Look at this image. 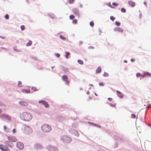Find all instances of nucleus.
I'll return each instance as SVG.
<instances>
[{"label":"nucleus","instance_id":"f257e3e1","mask_svg":"<svg viewBox=\"0 0 151 151\" xmlns=\"http://www.w3.org/2000/svg\"><path fill=\"white\" fill-rule=\"evenodd\" d=\"M20 117L22 119L27 121H29L32 119L31 114L27 112H24L21 114Z\"/></svg>","mask_w":151,"mask_h":151},{"label":"nucleus","instance_id":"f03ea898","mask_svg":"<svg viewBox=\"0 0 151 151\" xmlns=\"http://www.w3.org/2000/svg\"><path fill=\"white\" fill-rule=\"evenodd\" d=\"M23 132L26 134H30L32 133V130L29 126L24 125L22 128Z\"/></svg>","mask_w":151,"mask_h":151},{"label":"nucleus","instance_id":"7ed1b4c3","mask_svg":"<svg viewBox=\"0 0 151 151\" xmlns=\"http://www.w3.org/2000/svg\"><path fill=\"white\" fill-rule=\"evenodd\" d=\"M42 129L45 132H48L51 130V127L48 124H44L41 127Z\"/></svg>","mask_w":151,"mask_h":151},{"label":"nucleus","instance_id":"20e7f679","mask_svg":"<svg viewBox=\"0 0 151 151\" xmlns=\"http://www.w3.org/2000/svg\"><path fill=\"white\" fill-rule=\"evenodd\" d=\"M0 117L2 119H4L8 122H10L11 120V118L9 116L4 114L1 115Z\"/></svg>","mask_w":151,"mask_h":151},{"label":"nucleus","instance_id":"39448f33","mask_svg":"<svg viewBox=\"0 0 151 151\" xmlns=\"http://www.w3.org/2000/svg\"><path fill=\"white\" fill-rule=\"evenodd\" d=\"M63 141L66 143H69L71 141V138L66 136H64L62 137Z\"/></svg>","mask_w":151,"mask_h":151},{"label":"nucleus","instance_id":"423d86ee","mask_svg":"<svg viewBox=\"0 0 151 151\" xmlns=\"http://www.w3.org/2000/svg\"><path fill=\"white\" fill-rule=\"evenodd\" d=\"M0 149L2 151H7L9 150L6 146L2 144L0 145Z\"/></svg>","mask_w":151,"mask_h":151},{"label":"nucleus","instance_id":"0eeeda50","mask_svg":"<svg viewBox=\"0 0 151 151\" xmlns=\"http://www.w3.org/2000/svg\"><path fill=\"white\" fill-rule=\"evenodd\" d=\"M34 147L35 149L39 150L42 149L43 148L42 145L40 144L36 143L34 145Z\"/></svg>","mask_w":151,"mask_h":151},{"label":"nucleus","instance_id":"6e6552de","mask_svg":"<svg viewBox=\"0 0 151 151\" xmlns=\"http://www.w3.org/2000/svg\"><path fill=\"white\" fill-rule=\"evenodd\" d=\"M72 11L74 14L78 17H80L79 10L77 9L76 8H74L72 9Z\"/></svg>","mask_w":151,"mask_h":151},{"label":"nucleus","instance_id":"1a4fd4ad","mask_svg":"<svg viewBox=\"0 0 151 151\" xmlns=\"http://www.w3.org/2000/svg\"><path fill=\"white\" fill-rule=\"evenodd\" d=\"M17 147L20 149H22L24 147V145L23 143L20 142H17Z\"/></svg>","mask_w":151,"mask_h":151},{"label":"nucleus","instance_id":"9d476101","mask_svg":"<svg viewBox=\"0 0 151 151\" xmlns=\"http://www.w3.org/2000/svg\"><path fill=\"white\" fill-rule=\"evenodd\" d=\"M7 138L10 142H16L17 141V139L14 137L8 136Z\"/></svg>","mask_w":151,"mask_h":151},{"label":"nucleus","instance_id":"9b49d317","mask_svg":"<svg viewBox=\"0 0 151 151\" xmlns=\"http://www.w3.org/2000/svg\"><path fill=\"white\" fill-rule=\"evenodd\" d=\"M142 76L143 78L145 77H151V73L148 72H144L143 74L142 75Z\"/></svg>","mask_w":151,"mask_h":151},{"label":"nucleus","instance_id":"f8f14e48","mask_svg":"<svg viewBox=\"0 0 151 151\" xmlns=\"http://www.w3.org/2000/svg\"><path fill=\"white\" fill-rule=\"evenodd\" d=\"M40 104H43L46 108H48L49 107V105L48 103L45 101L43 100L40 101H39Z\"/></svg>","mask_w":151,"mask_h":151},{"label":"nucleus","instance_id":"ddd939ff","mask_svg":"<svg viewBox=\"0 0 151 151\" xmlns=\"http://www.w3.org/2000/svg\"><path fill=\"white\" fill-rule=\"evenodd\" d=\"M48 149L50 151H57L58 150L57 148L51 146H48Z\"/></svg>","mask_w":151,"mask_h":151},{"label":"nucleus","instance_id":"4468645a","mask_svg":"<svg viewBox=\"0 0 151 151\" xmlns=\"http://www.w3.org/2000/svg\"><path fill=\"white\" fill-rule=\"evenodd\" d=\"M128 3L131 6L133 7L135 6V3L132 1H129Z\"/></svg>","mask_w":151,"mask_h":151},{"label":"nucleus","instance_id":"2eb2a0df","mask_svg":"<svg viewBox=\"0 0 151 151\" xmlns=\"http://www.w3.org/2000/svg\"><path fill=\"white\" fill-rule=\"evenodd\" d=\"M19 104L23 106H26L28 105V104L27 102L25 101H21L19 102Z\"/></svg>","mask_w":151,"mask_h":151},{"label":"nucleus","instance_id":"dca6fc26","mask_svg":"<svg viewBox=\"0 0 151 151\" xmlns=\"http://www.w3.org/2000/svg\"><path fill=\"white\" fill-rule=\"evenodd\" d=\"M101 67L100 66H99L96 70V73H99L101 72Z\"/></svg>","mask_w":151,"mask_h":151},{"label":"nucleus","instance_id":"f3484780","mask_svg":"<svg viewBox=\"0 0 151 151\" xmlns=\"http://www.w3.org/2000/svg\"><path fill=\"white\" fill-rule=\"evenodd\" d=\"M22 91L24 93H30V90L25 89H23L22 90Z\"/></svg>","mask_w":151,"mask_h":151},{"label":"nucleus","instance_id":"a211bd4d","mask_svg":"<svg viewBox=\"0 0 151 151\" xmlns=\"http://www.w3.org/2000/svg\"><path fill=\"white\" fill-rule=\"evenodd\" d=\"M48 15L50 17L52 18L55 19L56 18L55 16L53 13H51L50 14H49Z\"/></svg>","mask_w":151,"mask_h":151},{"label":"nucleus","instance_id":"6ab92c4d","mask_svg":"<svg viewBox=\"0 0 151 151\" xmlns=\"http://www.w3.org/2000/svg\"><path fill=\"white\" fill-rule=\"evenodd\" d=\"M62 77L63 80L64 81H66L67 80L68 78L67 76L66 75H64L62 76Z\"/></svg>","mask_w":151,"mask_h":151},{"label":"nucleus","instance_id":"aec40b11","mask_svg":"<svg viewBox=\"0 0 151 151\" xmlns=\"http://www.w3.org/2000/svg\"><path fill=\"white\" fill-rule=\"evenodd\" d=\"M62 69L64 72H68V69L65 67L63 66L62 68Z\"/></svg>","mask_w":151,"mask_h":151},{"label":"nucleus","instance_id":"412c9836","mask_svg":"<svg viewBox=\"0 0 151 151\" xmlns=\"http://www.w3.org/2000/svg\"><path fill=\"white\" fill-rule=\"evenodd\" d=\"M32 41L31 40H29V42L26 44V45L27 46H30L32 45Z\"/></svg>","mask_w":151,"mask_h":151},{"label":"nucleus","instance_id":"4be33fe9","mask_svg":"<svg viewBox=\"0 0 151 151\" xmlns=\"http://www.w3.org/2000/svg\"><path fill=\"white\" fill-rule=\"evenodd\" d=\"M66 55H65V58L67 59H68V55H69L70 54V53L69 52H65Z\"/></svg>","mask_w":151,"mask_h":151},{"label":"nucleus","instance_id":"5701e85b","mask_svg":"<svg viewBox=\"0 0 151 151\" xmlns=\"http://www.w3.org/2000/svg\"><path fill=\"white\" fill-rule=\"evenodd\" d=\"M103 76L104 77H108L109 76V75L108 73L104 72Z\"/></svg>","mask_w":151,"mask_h":151},{"label":"nucleus","instance_id":"b1692460","mask_svg":"<svg viewBox=\"0 0 151 151\" xmlns=\"http://www.w3.org/2000/svg\"><path fill=\"white\" fill-rule=\"evenodd\" d=\"M60 38L62 40H65L66 39V37H64V36H62V35H60Z\"/></svg>","mask_w":151,"mask_h":151},{"label":"nucleus","instance_id":"393cba45","mask_svg":"<svg viewBox=\"0 0 151 151\" xmlns=\"http://www.w3.org/2000/svg\"><path fill=\"white\" fill-rule=\"evenodd\" d=\"M78 62L79 64H80L81 65H83V61L80 60H78Z\"/></svg>","mask_w":151,"mask_h":151},{"label":"nucleus","instance_id":"a878e982","mask_svg":"<svg viewBox=\"0 0 151 151\" xmlns=\"http://www.w3.org/2000/svg\"><path fill=\"white\" fill-rule=\"evenodd\" d=\"M75 17V16L73 15H71L69 17V18L70 19H73Z\"/></svg>","mask_w":151,"mask_h":151},{"label":"nucleus","instance_id":"bb28decb","mask_svg":"<svg viewBox=\"0 0 151 151\" xmlns=\"http://www.w3.org/2000/svg\"><path fill=\"white\" fill-rule=\"evenodd\" d=\"M115 24L117 26H119L121 25V23L117 21L115 22Z\"/></svg>","mask_w":151,"mask_h":151},{"label":"nucleus","instance_id":"cd10ccee","mask_svg":"<svg viewBox=\"0 0 151 151\" xmlns=\"http://www.w3.org/2000/svg\"><path fill=\"white\" fill-rule=\"evenodd\" d=\"M4 17L6 19H8L9 18V16L8 14H6L4 16Z\"/></svg>","mask_w":151,"mask_h":151},{"label":"nucleus","instance_id":"c85d7f7f","mask_svg":"<svg viewBox=\"0 0 151 151\" xmlns=\"http://www.w3.org/2000/svg\"><path fill=\"white\" fill-rule=\"evenodd\" d=\"M121 11L123 13H125L126 12V10L125 8H122L121 9Z\"/></svg>","mask_w":151,"mask_h":151},{"label":"nucleus","instance_id":"c756f323","mask_svg":"<svg viewBox=\"0 0 151 151\" xmlns=\"http://www.w3.org/2000/svg\"><path fill=\"white\" fill-rule=\"evenodd\" d=\"M77 20L76 19H74L72 21V23L74 24H76L77 23Z\"/></svg>","mask_w":151,"mask_h":151},{"label":"nucleus","instance_id":"7c9ffc66","mask_svg":"<svg viewBox=\"0 0 151 151\" xmlns=\"http://www.w3.org/2000/svg\"><path fill=\"white\" fill-rule=\"evenodd\" d=\"M32 89L34 91H38V89L37 88H36L35 87H32Z\"/></svg>","mask_w":151,"mask_h":151},{"label":"nucleus","instance_id":"2f4dec72","mask_svg":"<svg viewBox=\"0 0 151 151\" xmlns=\"http://www.w3.org/2000/svg\"><path fill=\"white\" fill-rule=\"evenodd\" d=\"M110 19L112 21H114L115 19V18L113 16H111L110 17Z\"/></svg>","mask_w":151,"mask_h":151},{"label":"nucleus","instance_id":"473e14b6","mask_svg":"<svg viewBox=\"0 0 151 151\" xmlns=\"http://www.w3.org/2000/svg\"><path fill=\"white\" fill-rule=\"evenodd\" d=\"M90 25L91 27L93 26L94 25L93 22V21L91 22L90 23Z\"/></svg>","mask_w":151,"mask_h":151},{"label":"nucleus","instance_id":"72a5a7b5","mask_svg":"<svg viewBox=\"0 0 151 151\" xmlns=\"http://www.w3.org/2000/svg\"><path fill=\"white\" fill-rule=\"evenodd\" d=\"M21 29L22 30H23L24 29H25V27L24 25H22L20 27Z\"/></svg>","mask_w":151,"mask_h":151},{"label":"nucleus","instance_id":"f704fd0d","mask_svg":"<svg viewBox=\"0 0 151 151\" xmlns=\"http://www.w3.org/2000/svg\"><path fill=\"white\" fill-rule=\"evenodd\" d=\"M141 76H142V75L140 73H137L136 74V76L137 77H139Z\"/></svg>","mask_w":151,"mask_h":151},{"label":"nucleus","instance_id":"c9c22d12","mask_svg":"<svg viewBox=\"0 0 151 151\" xmlns=\"http://www.w3.org/2000/svg\"><path fill=\"white\" fill-rule=\"evenodd\" d=\"M112 5L115 6H117L118 5V4L115 2L113 3Z\"/></svg>","mask_w":151,"mask_h":151},{"label":"nucleus","instance_id":"e433bc0d","mask_svg":"<svg viewBox=\"0 0 151 151\" xmlns=\"http://www.w3.org/2000/svg\"><path fill=\"white\" fill-rule=\"evenodd\" d=\"M55 55L58 58H59L60 57V54L58 53H55Z\"/></svg>","mask_w":151,"mask_h":151},{"label":"nucleus","instance_id":"4c0bfd02","mask_svg":"<svg viewBox=\"0 0 151 151\" xmlns=\"http://www.w3.org/2000/svg\"><path fill=\"white\" fill-rule=\"evenodd\" d=\"M75 0H69V2L70 4H72L74 1Z\"/></svg>","mask_w":151,"mask_h":151},{"label":"nucleus","instance_id":"58836bf2","mask_svg":"<svg viewBox=\"0 0 151 151\" xmlns=\"http://www.w3.org/2000/svg\"><path fill=\"white\" fill-rule=\"evenodd\" d=\"M118 31L120 32H122L123 31L122 29L119 28L118 30Z\"/></svg>","mask_w":151,"mask_h":151},{"label":"nucleus","instance_id":"ea45409f","mask_svg":"<svg viewBox=\"0 0 151 151\" xmlns=\"http://www.w3.org/2000/svg\"><path fill=\"white\" fill-rule=\"evenodd\" d=\"M119 28V27L115 28L114 29V31L115 32L118 31Z\"/></svg>","mask_w":151,"mask_h":151},{"label":"nucleus","instance_id":"a19ab883","mask_svg":"<svg viewBox=\"0 0 151 151\" xmlns=\"http://www.w3.org/2000/svg\"><path fill=\"white\" fill-rule=\"evenodd\" d=\"M88 48L89 49H94V47L92 46H90L88 47Z\"/></svg>","mask_w":151,"mask_h":151},{"label":"nucleus","instance_id":"79ce46f5","mask_svg":"<svg viewBox=\"0 0 151 151\" xmlns=\"http://www.w3.org/2000/svg\"><path fill=\"white\" fill-rule=\"evenodd\" d=\"M110 7L112 8H114V7L112 6L111 4H110V2H109V4L108 5Z\"/></svg>","mask_w":151,"mask_h":151},{"label":"nucleus","instance_id":"37998d69","mask_svg":"<svg viewBox=\"0 0 151 151\" xmlns=\"http://www.w3.org/2000/svg\"><path fill=\"white\" fill-rule=\"evenodd\" d=\"M99 84L101 86H104V84L103 83H99Z\"/></svg>","mask_w":151,"mask_h":151},{"label":"nucleus","instance_id":"c03bdc74","mask_svg":"<svg viewBox=\"0 0 151 151\" xmlns=\"http://www.w3.org/2000/svg\"><path fill=\"white\" fill-rule=\"evenodd\" d=\"M31 58L34 60H36L37 59V58L35 56H31Z\"/></svg>","mask_w":151,"mask_h":151},{"label":"nucleus","instance_id":"a18cd8bd","mask_svg":"<svg viewBox=\"0 0 151 151\" xmlns=\"http://www.w3.org/2000/svg\"><path fill=\"white\" fill-rule=\"evenodd\" d=\"M132 117L133 118H135L136 117L135 115L134 114H132Z\"/></svg>","mask_w":151,"mask_h":151},{"label":"nucleus","instance_id":"49530a36","mask_svg":"<svg viewBox=\"0 0 151 151\" xmlns=\"http://www.w3.org/2000/svg\"><path fill=\"white\" fill-rule=\"evenodd\" d=\"M116 92L117 94H122L121 93L118 91L117 90Z\"/></svg>","mask_w":151,"mask_h":151},{"label":"nucleus","instance_id":"de8ad7c7","mask_svg":"<svg viewBox=\"0 0 151 151\" xmlns=\"http://www.w3.org/2000/svg\"><path fill=\"white\" fill-rule=\"evenodd\" d=\"M65 81L66 82V84L68 85L69 83V81H68V80H67V81Z\"/></svg>","mask_w":151,"mask_h":151},{"label":"nucleus","instance_id":"09e8293b","mask_svg":"<svg viewBox=\"0 0 151 151\" xmlns=\"http://www.w3.org/2000/svg\"><path fill=\"white\" fill-rule=\"evenodd\" d=\"M110 106H111L112 107H115L116 106V104H114L112 105L111 104H110Z\"/></svg>","mask_w":151,"mask_h":151},{"label":"nucleus","instance_id":"8fccbe9b","mask_svg":"<svg viewBox=\"0 0 151 151\" xmlns=\"http://www.w3.org/2000/svg\"><path fill=\"white\" fill-rule=\"evenodd\" d=\"M134 61H135V60H134V59H133V58H132V59H131V61L132 62H134Z\"/></svg>","mask_w":151,"mask_h":151},{"label":"nucleus","instance_id":"3c124183","mask_svg":"<svg viewBox=\"0 0 151 151\" xmlns=\"http://www.w3.org/2000/svg\"><path fill=\"white\" fill-rule=\"evenodd\" d=\"M4 130L6 131L7 129V128H6V126H4Z\"/></svg>","mask_w":151,"mask_h":151},{"label":"nucleus","instance_id":"603ef678","mask_svg":"<svg viewBox=\"0 0 151 151\" xmlns=\"http://www.w3.org/2000/svg\"><path fill=\"white\" fill-rule=\"evenodd\" d=\"M0 37L1 38L3 39H4L5 38V37L2 36H0Z\"/></svg>","mask_w":151,"mask_h":151},{"label":"nucleus","instance_id":"864d4df0","mask_svg":"<svg viewBox=\"0 0 151 151\" xmlns=\"http://www.w3.org/2000/svg\"><path fill=\"white\" fill-rule=\"evenodd\" d=\"M147 108H151V104H149L148 105V106H147Z\"/></svg>","mask_w":151,"mask_h":151},{"label":"nucleus","instance_id":"5fc2aeb1","mask_svg":"<svg viewBox=\"0 0 151 151\" xmlns=\"http://www.w3.org/2000/svg\"><path fill=\"white\" fill-rule=\"evenodd\" d=\"M22 83V82L20 81H19L18 82V85H19V84H21Z\"/></svg>","mask_w":151,"mask_h":151},{"label":"nucleus","instance_id":"6e6d98bb","mask_svg":"<svg viewBox=\"0 0 151 151\" xmlns=\"http://www.w3.org/2000/svg\"><path fill=\"white\" fill-rule=\"evenodd\" d=\"M108 99L110 101H111L112 99V98H108Z\"/></svg>","mask_w":151,"mask_h":151},{"label":"nucleus","instance_id":"4d7b16f0","mask_svg":"<svg viewBox=\"0 0 151 151\" xmlns=\"http://www.w3.org/2000/svg\"><path fill=\"white\" fill-rule=\"evenodd\" d=\"M16 132L15 129H14L13 130V132L14 133H15Z\"/></svg>","mask_w":151,"mask_h":151},{"label":"nucleus","instance_id":"13d9d810","mask_svg":"<svg viewBox=\"0 0 151 151\" xmlns=\"http://www.w3.org/2000/svg\"><path fill=\"white\" fill-rule=\"evenodd\" d=\"M83 43V42L82 41H80V43L81 44H82Z\"/></svg>","mask_w":151,"mask_h":151},{"label":"nucleus","instance_id":"bf43d9fd","mask_svg":"<svg viewBox=\"0 0 151 151\" xmlns=\"http://www.w3.org/2000/svg\"><path fill=\"white\" fill-rule=\"evenodd\" d=\"M142 17V14H140L139 15V17L140 18H141Z\"/></svg>","mask_w":151,"mask_h":151},{"label":"nucleus","instance_id":"052dcab7","mask_svg":"<svg viewBox=\"0 0 151 151\" xmlns=\"http://www.w3.org/2000/svg\"><path fill=\"white\" fill-rule=\"evenodd\" d=\"M99 31L100 33H102V30H101L100 29H99Z\"/></svg>","mask_w":151,"mask_h":151},{"label":"nucleus","instance_id":"680f3d73","mask_svg":"<svg viewBox=\"0 0 151 151\" xmlns=\"http://www.w3.org/2000/svg\"><path fill=\"white\" fill-rule=\"evenodd\" d=\"M124 62L125 63H127V60H124Z\"/></svg>","mask_w":151,"mask_h":151},{"label":"nucleus","instance_id":"e2e57ef3","mask_svg":"<svg viewBox=\"0 0 151 151\" xmlns=\"http://www.w3.org/2000/svg\"><path fill=\"white\" fill-rule=\"evenodd\" d=\"M55 67V66H52L51 67V68H52V69H53V68H54Z\"/></svg>","mask_w":151,"mask_h":151},{"label":"nucleus","instance_id":"0e129e2a","mask_svg":"<svg viewBox=\"0 0 151 151\" xmlns=\"http://www.w3.org/2000/svg\"><path fill=\"white\" fill-rule=\"evenodd\" d=\"M80 7H81V8H82V7H83V5L81 4L80 5Z\"/></svg>","mask_w":151,"mask_h":151},{"label":"nucleus","instance_id":"69168bd1","mask_svg":"<svg viewBox=\"0 0 151 151\" xmlns=\"http://www.w3.org/2000/svg\"><path fill=\"white\" fill-rule=\"evenodd\" d=\"M120 96H119L121 98H122L123 96L122 95H120Z\"/></svg>","mask_w":151,"mask_h":151},{"label":"nucleus","instance_id":"338daca9","mask_svg":"<svg viewBox=\"0 0 151 151\" xmlns=\"http://www.w3.org/2000/svg\"><path fill=\"white\" fill-rule=\"evenodd\" d=\"M86 93L87 94H89V92L88 91L86 92Z\"/></svg>","mask_w":151,"mask_h":151},{"label":"nucleus","instance_id":"774afa93","mask_svg":"<svg viewBox=\"0 0 151 151\" xmlns=\"http://www.w3.org/2000/svg\"><path fill=\"white\" fill-rule=\"evenodd\" d=\"M144 3L145 5H146V2H144Z\"/></svg>","mask_w":151,"mask_h":151}]
</instances>
